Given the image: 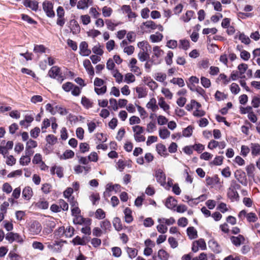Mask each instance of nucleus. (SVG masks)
<instances>
[{
    "mask_svg": "<svg viewBox=\"0 0 260 260\" xmlns=\"http://www.w3.org/2000/svg\"><path fill=\"white\" fill-rule=\"evenodd\" d=\"M164 54V51L159 46H154L153 48L152 55L150 60L151 63L155 65L160 64Z\"/></svg>",
    "mask_w": 260,
    "mask_h": 260,
    "instance_id": "obj_1",
    "label": "nucleus"
},
{
    "mask_svg": "<svg viewBox=\"0 0 260 260\" xmlns=\"http://www.w3.org/2000/svg\"><path fill=\"white\" fill-rule=\"evenodd\" d=\"M132 129L134 132L135 140L137 142H144L145 137L143 135L144 128L141 126L137 125L133 126Z\"/></svg>",
    "mask_w": 260,
    "mask_h": 260,
    "instance_id": "obj_2",
    "label": "nucleus"
},
{
    "mask_svg": "<svg viewBox=\"0 0 260 260\" xmlns=\"http://www.w3.org/2000/svg\"><path fill=\"white\" fill-rule=\"evenodd\" d=\"M66 242L63 241H55L54 242H47L48 249L53 253H60L62 250V243Z\"/></svg>",
    "mask_w": 260,
    "mask_h": 260,
    "instance_id": "obj_3",
    "label": "nucleus"
},
{
    "mask_svg": "<svg viewBox=\"0 0 260 260\" xmlns=\"http://www.w3.org/2000/svg\"><path fill=\"white\" fill-rule=\"evenodd\" d=\"M48 76L52 78L57 79L60 83L63 80L60 69L57 66H53L50 69Z\"/></svg>",
    "mask_w": 260,
    "mask_h": 260,
    "instance_id": "obj_4",
    "label": "nucleus"
},
{
    "mask_svg": "<svg viewBox=\"0 0 260 260\" xmlns=\"http://www.w3.org/2000/svg\"><path fill=\"white\" fill-rule=\"evenodd\" d=\"M43 9L48 17L53 18L55 16V12L53 11V4L49 1H45L42 4Z\"/></svg>",
    "mask_w": 260,
    "mask_h": 260,
    "instance_id": "obj_5",
    "label": "nucleus"
},
{
    "mask_svg": "<svg viewBox=\"0 0 260 260\" xmlns=\"http://www.w3.org/2000/svg\"><path fill=\"white\" fill-rule=\"evenodd\" d=\"M41 231L42 226L41 224L37 221L32 222L28 226L29 233L33 236L39 235Z\"/></svg>",
    "mask_w": 260,
    "mask_h": 260,
    "instance_id": "obj_6",
    "label": "nucleus"
},
{
    "mask_svg": "<svg viewBox=\"0 0 260 260\" xmlns=\"http://www.w3.org/2000/svg\"><path fill=\"white\" fill-rule=\"evenodd\" d=\"M240 186L237 184L236 181H232L231 187L229 188L228 192L229 197L232 200H237L239 195L236 189H239Z\"/></svg>",
    "mask_w": 260,
    "mask_h": 260,
    "instance_id": "obj_7",
    "label": "nucleus"
},
{
    "mask_svg": "<svg viewBox=\"0 0 260 260\" xmlns=\"http://www.w3.org/2000/svg\"><path fill=\"white\" fill-rule=\"evenodd\" d=\"M6 239L9 242V243H11L14 241L22 243L24 241V238L22 236L17 233H14L13 232L7 234Z\"/></svg>",
    "mask_w": 260,
    "mask_h": 260,
    "instance_id": "obj_8",
    "label": "nucleus"
},
{
    "mask_svg": "<svg viewBox=\"0 0 260 260\" xmlns=\"http://www.w3.org/2000/svg\"><path fill=\"white\" fill-rule=\"evenodd\" d=\"M154 176L157 182L161 186H165L166 184V176L163 171L160 169L157 170Z\"/></svg>",
    "mask_w": 260,
    "mask_h": 260,
    "instance_id": "obj_9",
    "label": "nucleus"
},
{
    "mask_svg": "<svg viewBox=\"0 0 260 260\" xmlns=\"http://www.w3.org/2000/svg\"><path fill=\"white\" fill-rule=\"evenodd\" d=\"M231 242L236 247H239L244 243L245 239L242 235H239L237 236H232L230 238Z\"/></svg>",
    "mask_w": 260,
    "mask_h": 260,
    "instance_id": "obj_10",
    "label": "nucleus"
},
{
    "mask_svg": "<svg viewBox=\"0 0 260 260\" xmlns=\"http://www.w3.org/2000/svg\"><path fill=\"white\" fill-rule=\"evenodd\" d=\"M235 39H238L241 43L246 45H249L251 42V40L249 37L245 35L244 32H241L240 31H238L236 33L235 36Z\"/></svg>",
    "mask_w": 260,
    "mask_h": 260,
    "instance_id": "obj_11",
    "label": "nucleus"
},
{
    "mask_svg": "<svg viewBox=\"0 0 260 260\" xmlns=\"http://www.w3.org/2000/svg\"><path fill=\"white\" fill-rule=\"evenodd\" d=\"M137 62L136 59L133 58L131 60L128 67L132 72H134L137 76H139L141 74V72L140 68L136 66Z\"/></svg>",
    "mask_w": 260,
    "mask_h": 260,
    "instance_id": "obj_12",
    "label": "nucleus"
},
{
    "mask_svg": "<svg viewBox=\"0 0 260 260\" xmlns=\"http://www.w3.org/2000/svg\"><path fill=\"white\" fill-rule=\"evenodd\" d=\"M80 54L82 56H88L91 53V50L88 48V44L86 42H82L79 46Z\"/></svg>",
    "mask_w": 260,
    "mask_h": 260,
    "instance_id": "obj_13",
    "label": "nucleus"
},
{
    "mask_svg": "<svg viewBox=\"0 0 260 260\" xmlns=\"http://www.w3.org/2000/svg\"><path fill=\"white\" fill-rule=\"evenodd\" d=\"M251 155L253 157L260 155V144L257 143H251L250 144Z\"/></svg>",
    "mask_w": 260,
    "mask_h": 260,
    "instance_id": "obj_14",
    "label": "nucleus"
},
{
    "mask_svg": "<svg viewBox=\"0 0 260 260\" xmlns=\"http://www.w3.org/2000/svg\"><path fill=\"white\" fill-rule=\"evenodd\" d=\"M52 175L56 174L59 178H61L63 177V169L59 166H54L50 169Z\"/></svg>",
    "mask_w": 260,
    "mask_h": 260,
    "instance_id": "obj_15",
    "label": "nucleus"
},
{
    "mask_svg": "<svg viewBox=\"0 0 260 260\" xmlns=\"http://www.w3.org/2000/svg\"><path fill=\"white\" fill-rule=\"evenodd\" d=\"M83 66L89 75L91 77H93L94 75V71L89 59H85L83 61Z\"/></svg>",
    "mask_w": 260,
    "mask_h": 260,
    "instance_id": "obj_16",
    "label": "nucleus"
},
{
    "mask_svg": "<svg viewBox=\"0 0 260 260\" xmlns=\"http://www.w3.org/2000/svg\"><path fill=\"white\" fill-rule=\"evenodd\" d=\"M235 177L241 184L244 186L247 185V179L244 172L237 171L235 173Z\"/></svg>",
    "mask_w": 260,
    "mask_h": 260,
    "instance_id": "obj_17",
    "label": "nucleus"
},
{
    "mask_svg": "<svg viewBox=\"0 0 260 260\" xmlns=\"http://www.w3.org/2000/svg\"><path fill=\"white\" fill-rule=\"evenodd\" d=\"M156 149L157 153L161 156L166 157L169 155L166 147L162 144H157Z\"/></svg>",
    "mask_w": 260,
    "mask_h": 260,
    "instance_id": "obj_18",
    "label": "nucleus"
},
{
    "mask_svg": "<svg viewBox=\"0 0 260 260\" xmlns=\"http://www.w3.org/2000/svg\"><path fill=\"white\" fill-rule=\"evenodd\" d=\"M141 27L142 29L146 28L148 29L149 30H154L157 28V25H156L154 22L151 20H149L145 22H143L142 24Z\"/></svg>",
    "mask_w": 260,
    "mask_h": 260,
    "instance_id": "obj_19",
    "label": "nucleus"
},
{
    "mask_svg": "<svg viewBox=\"0 0 260 260\" xmlns=\"http://www.w3.org/2000/svg\"><path fill=\"white\" fill-rule=\"evenodd\" d=\"M158 104L160 108H161L167 114H169V110L170 107L165 101V99L162 97H160L158 99Z\"/></svg>",
    "mask_w": 260,
    "mask_h": 260,
    "instance_id": "obj_20",
    "label": "nucleus"
},
{
    "mask_svg": "<svg viewBox=\"0 0 260 260\" xmlns=\"http://www.w3.org/2000/svg\"><path fill=\"white\" fill-rule=\"evenodd\" d=\"M33 196V191L31 188L29 186H26L22 190V197L26 200H29Z\"/></svg>",
    "mask_w": 260,
    "mask_h": 260,
    "instance_id": "obj_21",
    "label": "nucleus"
},
{
    "mask_svg": "<svg viewBox=\"0 0 260 260\" xmlns=\"http://www.w3.org/2000/svg\"><path fill=\"white\" fill-rule=\"evenodd\" d=\"M23 4L26 7L29 8L35 11H37L38 9V2L37 1H25Z\"/></svg>",
    "mask_w": 260,
    "mask_h": 260,
    "instance_id": "obj_22",
    "label": "nucleus"
},
{
    "mask_svg": "<svg viewBox=\"0 0 260 260\" xmlns=\"http://www.w3.org/2000/svg\"><path fill=\"white\" fill-rule=\"evenodd\" d=\"M147 109H151L153 112H155L158 109V105L156 104V100L154 98H152L146 104Z\"/></svg>",
    "mask_w": 260,
    "mask_h": 260,
    "instance_id": "obj_23",
    "label": "nucleus"
},
{
    "mask_svg": "<svg viewBox=\"0 0 260 260\" xmlns=\"http://www.w3.org/2000/svg\"><path fill=\"white\" fill-rule=\"evenodd\" d=\"M132 211L131 209L126 207L124 210L125 221L126 223H129L133 220V217L132 215Z\"/></svg>",
    "mask_w": 260,
    "mask_h": 260,
    "instance_id": "obj_24",
    "label": "nucleus"
},
{
    "mask_svg": "<svg viewBox=\"0 0 260 260\" xmlns=\"http://www.w3.org/2000/svg\"><path fill=\"white\" fill-rule=\"evenodd\" d=\"M100 226L104 233H106L108 231H110L111 224L108 219H105L100 222Z\"/></svg>",
    "mask_w": 260,
    "mask_h": 260,
    "instance_id": "obj_25",
    "label": "nucleus"
},
{
    "mask_svg": "<svg viewBox=\"0 0 260 260\" xmlns=\"http://www.w3.org/2000/svg\"><path fill=\"white\" fill-rule=\"evenodd\" d=\"M209 248L214 252L219 253L220 251V248L218 243L213 240H211L208 242Z\"/></svg>",
    "mask_w": 260,
    "mask_h": 260,
    "instance_id": "obj_26",
    "label": "nucleus"
},
{
    "mask_svg": "<svg viewBox=\"0 0 260 260\" xmlns=\"http://www.w3.org/2000/svg\"><path fill=\"white\" fill-rule=\"evenodd\" d=\"M105 23L107 28L111 31H114L115 27L121 23L120 22L115 23L110 19H107Z\"/></svg>",
    "mask_w": 260,
    "mask_h": 260,
    "instance_id": "obj_27",
    "label": "nucleus"
},
{
    "mask_svg": "<svg viewBox=\"0 0 260 260\" xmlns=\"http://www.w3.org/2000/svg\"><path fill=\"white\" fill-rule=\"evenodd\" d=\"M165 205L168 208L173 209L177 205V201L172 197L168 198Z\"/></svg>",
    "mask_w": 260,
    "mask_h": 260,
    "instance_id": "obj_28",
    "label": "nucleus"
},
{
    "mask_svg": "<svg viewBox=\"0 0 260 260\" xmlns=\"http://www.w3.org/2000/svg\"><path fill=\"white\" fill-rule=\"evenodd\" d=\"M157 222L164 223L167 226L173 224L175 222V220L173 217H170V218H159L157 219Z\"/></svg>",
    "mask_w": 260,
    "mask_h": 260,
    "instance_id": "obj_29",
    "label": "nucleus"
},
{
    "mask_svg": "<svg viewBox=\"0 0 260 260\" xmlns=\"http://www.w3.org/2000/svg\"><path fill=\"white\" fill-rule=\"evenodd\" d=\"M187 234L190 239H194L197 238V231L193 226L187 229Z\"/></svg>",
    "mask_w": 260,
    "mask_h": 260,
    "instance_id": "obj_30",
    "label": "nucleus"
},
{
    "mask_svg": "<svg viewBox=\"0 0 260 260\" xmlns=\"http://www.w3.org/2000/svg\"><path fill=\"white\" fill-rule=\"evenodd\" d=\"M170 132L166 128H161L159 129V136L162 139H166L170 136Z\"/></svg>",
    "mask_w": 260,
    "mask_h": 260,
    "instance_id": "obj_31",
    "label": "nucleus"
},
{
    "mask_svg": "<svg viewBox=\"0 0 260 260\" xmlns=\"http://www.w3.org/2000/svg\"><path fill=\"white\" fill-rule=\"evenodd\" d=\"M162 38L163 35L158 32H156L150 36V40L153 43L159 42L162 40Z\"/></svg>",
    "mask_w": 260,
    "mask_h": 260,
    "instance_id": "obj_32",
    "label": "nucleus"
},
{
    "mask_svg": "<svg viewBox=\"0 0 260 260\" xmlns=\"http://www.w3.org/2000/svg\"><path fill=\"white\" fill-rule=\"evenodd\" d=\"M81 102L83 106L86 109H89L93 106V102L85 96L82 97Z\"/></svg>",
    "mask_w": 260,
    "mask_h": 260,
    "instance_id": "obj_33",
    "label": "nucleus"
},
{
    "mask_svg": "<svg viewBox=\"0 0 260 260\" xmlns=\"http://www.w3.org/2000/svg\"><path fill=\"white\" fill-rule=\"evenodd\" d=\"M145 84L153 91L155 90L158 87L157 83L150 78H147L145 80Z\"/></svg>",
    "mask_w": 260,
    "mask_h": 260,
    "instance_id": "obj_34",
    "label": "nucleus"
},
{
    "mask_svg": "<svg viewBox=\"0 0 260 260\" xmlns=\"http://www.w3.org/2000/svg\"><path fill=\"white\" fill-rule=\"evenodd\" d=\"M138 56L139 60L143 62L146 60L149 57V55L147 52V50L143 49V50H141L139 52Z\"/></svg>",
    "mask_w": 260,
    "mask_h": 260,
    "instance_id": "obj_35",
    "label": "nucleus"
},
{
    "mask_svg": "<svg viewBox=\"0 0 260 260\" xmlns=\"http://www.w3.org/2000/svg\"><path fill=\"white\" fill-rule=\"evenodd\" d=\"M194 13L193 11L189 10L186 11L185 15H183L181 19L185 22H189L193 17Z\"/></svg>",
    "mask_w": 260,
    "mask_h": 260,
    "instance_id": "obj_36",
    "label": "nucleus"
},
{
    "mask_svg": "<svg viewBox=\"0 0 260 260\" xmlns=\"http://www.w3.org/2000/svg\"><path fill=\"white\" fill-rule=\"evenodd\" d=\"M113 224L116 231H120L122 229V225L119 218L115 217L113 221Z\"/></svg>",
    "mask_w": 260,
    "mask_h": 260,
    "instance_id": "obj_37",
    "label": "nucleus"
},
{
    "mask_svg": "<svg viewBox=\"0 0 260 260\" xmlns=\"http://www.w3.org/2000/svg\"><path fill=\"white\" fill-rule=\"evenodd\" d=\"M112 74L113 77L115 78L116 81L118 83H120L123 81V76L121 73L119 72V71L117 70H113L112 71Z\"/></svg>",
    "mask_w": 260,
    "mask_h": 260,
    "instance_id": "obj_38",
    "label": "nucleus"
},
{
    "mask_svg": "<svg viewBox=\"0 0 260 260\" xmlns=\"http://www.w3.org/2000/svg\"><path fill=\"white\" fill-rule=\"evenodd\" d=\"M158 257L161 260H168L169 254L166 251L161 249L158 251Z\"/></svg>",
    "mask_w": 260,
    "mask_h": 260,
    "instance_id": "obj_39",
    "label": "nucleus"
},
{
    "mask_svg": "<svg viewBox=\"0 0 260 260\" xmlns=\"http://www.w3.org/2000/svg\"><path fill=\"white\" fill-rule=\"evenodd\" d=\"M255 167L253 164H250L247 166L246 168V171L247 172V174L249 177L253 178L254 176V172Z\"/></svg>",
    "mask_w": 260,
    "mask_h": 260,
    "instance_id": "obj_40",
    "label": "nucleus"
},
{
    "mask_svg": "<svg viewBox=\"0 0 260 260\" xmlns=\"http://www.w3.org/2000/svg\"><path fill=\"white\" fill-rule=\"evenodd\" d=\"M127 165V162L122 159H119L116 163V167L120 172H122Z\"/></svg>",
    "mask_w": 260,
    "mask_h": 260,
    "instance_id": "obj_41",
    "label": "nucleus"
},
{
    "mask_svg": "<svg viewBox=\"0 0 260 260\" xmlns=\"http://www.w3.org/2000/svg\"><path fill=\"white\" fill-rule=\"evenodd\" d=\"M126 252L128 257L131 258H134L138 254V250L134 248L127 247L126 248Z\"/></svg>",
    "mask_w": 260,
    "mask_h": 260,
    "instance_id": "obj_42",
    "label": "nucleus"
},
{
    "mask_svg": "<svg viewBox=\"0 0 260 260\" xmlns=\"http://www.w3.org/2000/svg\"><path fill=\"white\" fill-rule=\"evenodd\" d=\"M154 78L158 82H163L166 80L167 75L165 73L158 72L155 74Z\"/></svg>",
    "mask_w": 260,
    "mask_h": 260,
    "instance_id": "obj_43",
    "label": "nucleus"
},
{
    "mask_svg": "<svg viewBox=\"0 0 260 260\" xmlns=\"http://www.w3.org/2000/svg\"><path fill=\"white\" fill-rule=\"evenodd\" d=\"M170 82L178 85L180 87H182L185 85L183 79L181 78H173L170 80Z\"/></svg>",
    "mask_w": 260,
    "mask_h": 260,
    "instance_id": "obj_44",
    "label": "nucleus"
},
{
    "mask_svg": "<svg viewBox=\"0 0 260 260\" xmlns=\"http://www.w3.org/2000/svg\"><path fill=\"white\" fill-rule=\"evenodd\" d=\"M179 47L183 50H186L189 48V42L185 39H182L179 41Z\"/></svg>",
    "mask_w": 260,
    "mask_h": 260,
    "instance_id": "obj_45",
    "label": "nucleus"
},
{
    "mask_svg": "<svg viewBox=\"0 0 260 260\" xmlns=\"http://www.w3.org/2000/svg\"><path fill=\"white\" fill-rule=\"evenodd\" d=\"M136 91L138 93V98L139 99L144 98L147 95L146 90L142 87H137L136 88Z\"/></svg>",
    "mask_w": 260,
    "mask_h": 260,
    "instance_id": "obj_46",
    "label": "nucleus"
},
{
    "mask_svg": "<svg viewBox=\"0 0 260 260\" xmlns=\"http://www.w3.org/2000/svg\"><path fill=\"white\" fill-rule=\"evenodd\" d=\"M111 251L112 255L115 257H119L121 256L122 254V251L119 247H113L111 248Z\"/></svg>",
    "mask_w": 260,
    "mask_h": 260,
    "instance_id": "obj_47",
    "label": "nucleus"
},
{
    "mask_svg": "<svg viewBox=\"0 0 260 260\" xmlns=\"http://www.w3.org/2000/svg\"><path fill=\"white\" fill-rule=\"evenodd\" d=\"M56 238L65 237L64 228L63 226H60L58 228L54 233Z\"/></svg>",
    "mask_w": 260,
    "mask_h": 260,
    "instance_id": "obj_48",
    "label": "nucleus"
},
{
    "mask_svg": "<svg viewBox=\"0 0 260 260\" xmlns=\"http://www.w3.org/2000/svg\"><path fill=\"white\" fill-rule=\"evenodd\" d=\"M92 51L93 53L99 56L102 55L104 53L101 46L99 43L92 48Z\"/></svg>",
    "mask_w": 260,
    "mask_h": 260,
    "instance_id": "obj_49",
    "label": "nucleus"
},
{
    "mask_svg": "<svg viewBox=\"0 0 260 260\" xmlns=\"http://www.w3.org/2000/svg\"><path fill=\"white\" fill-rule=\"evenodd\" d=\"M78 9L84 10L88 7V0H80L77 5Z\"/></svg>",
    "mask_w": 260,
    "mask_h": 260,
    "instance_id": "obj_50",
    "label": "nucleus"
},
{
    "mask_svg": "<svg viewBox=\"0 0 260 260\" xmlns=\"http://www.w3.org/2000/svg\"><path fill=\"white\" fill-rule=\"evenodd\" d=\"M46 48L43 45H36L34 47V52L36 53H45Z\"/></svg>",
    "mask_w": 260,
    "mask_h": 260,
    "instance_id": "obj_51",
    "label": "nucleus"
},
{
    "mask_svg": "<svg viewBox=\"0 0 260 260\" xmlns=\"http://www.w3.org/2000/svg\"><path fill=\"white\" fill-rule=\"evenodd\" d=\"M257 219L258 218L255 213L253 212L248 213L246 219L248 222H255Z\"/></svg>",
    "mask_w": 260,
    "mask_h": 260,
    "instance_id": "obj_52",
    "label": "nucleus"
},
{
    "mask_svg": "<svg viewBox=\"0 0 260 260\" xmlns=\"http://www.w3.org/2000/svg\"><path fill=\"white\" fill-rule=\"evenodd\" d=\"M223 162V157L221 156H216L213 161L210 162V166L215 165V166H220L222 164Z\"/></svg>",
    "mask_w": 260,
    "mask_h": 260,
    "instance_id": "obj_53",
    "label": "nucleus"
},
{
    "mask_svg": "<svg viewBox=\"0 0 260 260\" xmlns=\"http://www.w3.org/2000/svg\"><path fill=\"white\" fill-rule=\"evenodd\" d=\"M30 157H27L25 155H22L19 159V163L22 166H27L30 163Z\"/></svg>",
    "mask_w": 260,
    "mask_h": 260,
    "instance_id": "obj_54",
    "label": "nucleus"
},
{
    "mask_svg": "<svg viewBox=\"0 0 260 260\" xmlns=\"http://www.w3.org/2000/svg\"><path fill=\"white\" fill-rule=\"evenodd\" d=\"M157 121L158 124L163 125L167 124L168 122V119L164 116L159 115L156 116Z\"/></svg>",
    "mask_w": 260,
    "mask_h": 260,
    "instance_id": "obj_55",
    "label": "nucleus"
},
{
    "mask_svg": "<svg viewBox=\"0 0 260 260\" xmlns=\"http://www.w3.org/2000/svg\"><path fill=\"white\" fill-rule=\"evenodd\" d=\"M135 81V76L131 73H127L125 75L124 81L127 84L133 83Z\"/></svg>",
    "mask_w": 260,
    "mask_h": 260,
    "instance_id": "obj_56",
    "label": "nucleus"
},
{
    "mask_svg": "<svg viewBox=\"0 0 260 260\" xmlns=\"http://www.w3.org/2000/svg\"><path fill=\"white\" fill-rule=\"evenodd\" d=\"M201 82L202 86L206 88H209L211 86V82L210 79L206 77H202L201 78Z\"/></svg>",
    "mask_w": 260,
    "mask_h": 260,
    "instance_id": "obj_57",
    "label": "nucleus"
},
{
    "mask_svg": "<svg viewBox=\"0 0 260 260\" xmlns=\"http://www.w3.org/2000/svg\"><path fill=\"white\" fill-rule=\"evenodd\" d=\"M87 34L88 37H90L92 38H95V37L100 35L101 34V32H100V31L98 30L92 29L88 31L87 32Z\"/></svg>",
    "mask_w": 260,
    "mask_h": 260,
    "instance_id": "obj_58",
    "label": "nucleus"
},
{
    "mask_svg": "<svg viewBox=\"0 0 260 260\" xmlns=\"http://www.w3.org/2000/svg\"><path fill=\"white\" fill-rule=\"evenodd\" d=\"M112 10L111 8L105 6L102 9V14L105 17H110L112 14Z\"/></svg>",
    "mask_w": 260,
    "mask_h": 260,
    "instance_id": "obj_59",
    "label": "nucleus"
},
{
    "mask_svg": "<svg viewBox=\"0 0 260 260\" xmlns=\"http://www.w3.org/2000/svg\"><path fill=\"white\" fill-rule=\"evenodd\" d=\"M74 84L72 83L67 82L62 85V88L66 92H68L71 91L72 88L74 87Z\"/></svg>",
    "mask_w": 260,
    "mask_h": 260,
    "instance_id": "obj_60",
    "label": "nucleus"
},
{
    "mask_svg": "<svg viewBox=\"0 0 260 260\" xmlns=\"http://www.w3.org/2000/svg\"><path fill=\"white\" fill-rule=\"evenodd\" d=\"M156 229L157 231L161 234H165L168 231L167 226L162 223H159V224L156 226Z\"/></svg>",
    "mask_w": 260,
    "mask_h": 260,
    "instance_id": "obj_61",
    "label": "nucleus"
},
{
    "mask_svg": "<svg viewBox=\"0 0 260 260\" xmlns=\"http://www.w3.org/2000/svg\"><path fill=\"white\" fill-rule=\"evenodd\" d=\"M192 133V127L191 126H188L184 128L182 132V135L185 137H189Z\"/></svg>",
    "mask_w": 260,
    "mask_h": 260,
    "instance_id": "obj_62",
    "label": "nucleus"
},
{
    "mask_svg": "<svg viewBox=\"0 0 260 260\" xmlns=\"http://www.w3.org/2000/svg\"><path fill=\"white\" fill-rule=\"evenodd\" d=\"M174 54L172 51H169L168 52L166 57H165V61L168 65H171L173 62L172 58Z\"/></svg>",
    "mask_w": 260,
    "mask_h": 260,
    "instance_id": "obj_63",
    "label": "nucleus"
},
{
    "mask_svg": "<svg viewBox=\"0 0 260 260\" xmlns=\"http://www.w3.org/2000/svg\"><path fill=\"white\" fill-rule=\"evenodd\" d=\"M248 69V66L247 64L242 63L240 64L238 66V69L239 71L240 75L242 76Z\"/></svg>",
    "mask_w": 260,
    "mask_h": 260,
    "instance_id": "obj_64",
    "label": "nucleus"
}]
</instances>
